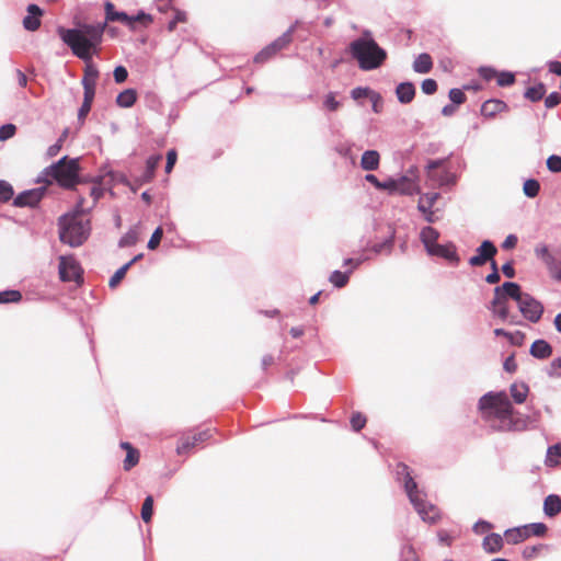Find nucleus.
Returning a JSON list of instances; mask_svg holds the SVG:
<instances>
[{
	"label": "nucleus",
	"instance_id": "obj_1",
	"mask_svg": "<svg viewBox=\"0 0 561 561\" xmlns=\"http://www.w3.org/2000/svg\"><path fill=\"white\" fill-rule=\"evenodd\" d=\"M479 409L482 419L489 425L500 432L522 431L526 428V421L519 417L503 391L488 392L479 400Z\"/></svg>",
	"mask_w": 561,
	"mask_h": 561
},
{
	"label": "nucleus",
	"instance_id": "obj_2",
	"mask_svg": "<svg viewBox=\"0 0 561 561\" xmlns=\"http://www.w3.org/2000/svg\"><path fill=\"white\" fill-rule=\"evenodd\" d=\"M106 26V22L96 24H82L78 28H58L62 42L70 47L73 55L89 61L93 50L99 46Z\"/></svg>",
	"mask_w": 561,
	"mask_h": 561
},
{
	"label": "nucleus",
	"instance_id": "obj_3",
	"mask_svg": "<svg viewBox=\"0 0 561 561\" xmlns=\"http://www.w3.org/2000/svg\"><path fill=\"white\" fill-rule=\"evenodd\" d=\"M350 53L365 71L379 68L387 58V51L376 43L369 31L350 44Z\"/></svg>",
	"mask_w": 561,
	"mask_h": 561
},
{
	"label": "nucleus",
	"instance_id": "obj_4",
	"mask_svg": "<svg viewBox=\"0 0 561 561\" xmlns=\"http://www.w3.org/2000/svg\"><path fill=\"white\" fill-rule=\"evenodd\" d=\"M78 208L73 214L64 215L59 219V238L70 247L81 245L89 237L90 221L82 215L83 201H79Z\"/></svg>",
	"mask_w": 561,
	"mask_h": 561
},
{
	"label": "nucleus",
	"instance_id": "obj_5",
	"mask_svg": "<svg viewBox=\"0 0 561 561\" xmlns=\"http://www.w3.org/2000/svg\"><path fill=\"white\" fill-rule=\"evenodd\" d=\"M79 161L62 157L56 163L45 168L37 179L38 183L57 182L64 188H73L79 183Z\"/></svg>",
	"mask_w": 561,
	"mask_h": 561
},
{
	"label": "nucleus",
	"instance_id": "obj_6",
	"mask_svg": "<svg viewBox=\"0 0 561 561\" xmlns=\"http://www.w3.org/2000/svg\"><path fill=\"white\" fill-rule=\"evenodd\" d=\"M397 473L399 476H404V488L409 500L421 518L424 522L435 523L438 517V510L423 499L421 492L417 490L415 481L410 474L409 467L404 463L398 465Z\"/></svg>",
	"mask_w": 561,
	"mask_h": 561
},
{
	"label": "nucleus",
	"instance_id": "obj_7",
	"mask_svg": "<svg viewBox=\"0 0 561 561\" xmlns=\"http://www.w3.org/2000/svg\"><path fill=\"white\" fill-rule=\"evenodd\" d=\"M516 295L517 283L505 282L501 286L495 287L494 297L489 306V310L491 311L492 316L511 325L520 324L522 322L517 319V317L511 314L507 305V299L511 298L515 300Z\"/></svg>",
	"mask_w": 561,
	"mask_h": 561
},
{
	"label": "nucleus",
	"instance_id": "obj_8",
	"mask_svg": "<svg viewBox=\"0 0 561 561\" xmlns=\"http://www.w3.org/2000/svg\"><path fill=\"white\" fill-rule=\"evenodd\" d=\"M515 301L517 302V307L525 319L534 323L540 320L543 312V306L528 293H523L518 284Z\"/></svg>",
	"mask_w": 561,
	"mask_h": 561
},
{
	"label": "nucleus",
	"instance_id": "obj_9",
	"mask_svg": "<svg viewBox=\"0 0 561 561\" xmlns=\"http://www.w3.org/2000/svg\"><path fill=\"white\" fill-rule=\"evenodd\" d=\"M58 274L61 282H75L78 285L83 282V271L72 255L59 256Z\"/></svg>",
	"mask_w": 561,
	"mask_h": 561
},
{
	"label": "nucleus",
	"instance_id": "obj_10",
	"mask_svg": "<svg viewBox=\"0 0 561 561\" xmlns=\"http://www.w3.org/2000/svg\"><path fill=\"white\" fill-rule=\"evenodd\" d=\"M46 192L45 187H38L33 190H27L20 193L13 201V205L16 207H34L39 201L43 198Z\"/></svg>",
	"mask_w": 561,
	"mask_h": 561
},
{
	"label": "nucleus",
	"instance_id": "obj_11",
	"mask_svg": "<svg viewBox=\"0 0 561 561\" xmlns=\"http://www.w3.org/2000/svg\"><path fill=\"white\" fill-rule=\"evenodd\" d=\"M496 252H497V250H496L495 245L491 241L485 240L477 249V254L469 259V264L471 266H482L489 260H492L494 257V255L496 254Z\"/></svg>",
	"mask_w": 561,
	"mask_h": 561
},
{
	"label": "nucleus",
	"instance_id": "obj_12",
	"mask_svg": "<svg viewBox=\"0 0 561 561\" xmlns=\"http://www.w3.org/2000/svg\"><path fill=\"white\" fill-rule=\"evenodd\" d=\"M211 436L209 430L202 431L197 434H194L192 437H183L178 445L176 451L179 455H183L187 453L191 448L195 447L197 444L207 440Z\"/></svg>",
	"mask_w": 561,
	"mask_h": 561
},
{
	"label": "nucleus",
	"instance_id": "obj_13",
	"mask_svg": "<svg viewBox=\"0 0 561 561\" xmlns=\"http://www.w3.org/2000/svg\"><path fill=\"white\" fill-rule=\"evenodd\" d=\"M427 253L430 255L443 257L455 265H457L459 262V256L457 254L456 247L453 243L436 244Z\"/></svg>",
	"mask_w": 561,
	"mask_h": 561
},
{
	"label": "nucleus",
	"instance_id": "obj_14",
	"mask_svg": "<svg viewBox=\"0 0 561 561\" xmlns=\"http://www.w3.org/2000/svg\"><path fill=\"white\" fill-rule=\"evenodd\" d=\"M27 15L23 19V26L25 30L34 32L41 26V16L43 15V10L36 4L27 5Z\"/></svg>",
	"mask_w": 561,
	"mask_h": 561
},
{
	"label": "nucleus",
	"instance_id": "obj_15",
	"mask_svg": "<svg viewBox=\"0 0 561 561\" xmlns=\"http://www.w3.org/2000/svg\"><path fill=\"white\" fill-rule=\"evenodd\" d=\"M419 192L420 188L414 178L403 175L400 176L399 179H396V193L413 195Z\"/></svg>",
	"mask_w": 561,
	"mask_h": 561
},
{
	"label": "nucleus",
	"instance_id": "obj_16",
	"mask_svg": "<svg viewBox=\"0 0 561 561\" xmlns=\"http://www.w3.org/2000/svg\"><path fill=\"white\" fill-rule=\"evenodd\" d=\"M398 101L402 104H409L415 96V87L412 82H402L396 89Z\"/></svg>",
	"mask_w": 561,
	"mask_h": 561
},
{
	"label": "nucleus",
	"instance_id": "obj_17",
	"mask_svg": "<svg viewBox=\"0 0 561 561\" xmlns=\"http://www.w3.org/2000/svg\"><path fill=\"white\" fill-rule=\"evenodd\" d=\"M380 156L376 150H367L362 154L360 167L365 171H374L379 167Z\"/></svg>",
	"mask_w": 561,
	"mask_h": 561
},
{
	"label": "nucleus",
	"instance_id": "obj_18",
	"mask_svg": "<svg viewBox=\"0 0 561 561\" xmlns=\"http://www.w3.org/2000/svg\"><path fill=\"white\" fill-rule=\"evenodd\" d=\"M543 512L548 517H554L561 512V499L559 495L550 494L543 501Z\"/></svg>",
	"mask_w": 561,
	"mask_h": 561
},
{
	"label": "nucleus",
	"instance_id": "obj_19",
	"mask_svg": "<svg viewBox=\"0 0 561 561\" xmlns=\"http://www.w3.org/2000/svg\"><path fill=\"white\" fill-rule=\"evenodd\" d=\"M530 354L536 358L545 359L552 354V347L545 340H537L530 346Z\"/></svg>",
	"mask_w": 561,
	"mask_h": 561
},
{
	"label": "nucleus",
	"instance_id": "obj_20",
	"mask_svg": "<svg viewBox=\"0 0 561 561\" xmlns=\"http://www.w3.org/2000/svg\"><path fill=\"white\" fill-rule=\"evenodd\" d=\"M506 104L501 100H488L481 106V114L485 117H493L497 113L503 112Z\"/></svg>",
	"mask_w": 561,
	"mask_h": 561
},
{
	"label": "nucleus",
	"instance_id": "obj_21",
	"mask_svg": "<svg viewBox=\"0 0 561 561\" xmlns=\"http://www.w3.org/2000/svg\"><path fill=\"white\" fill-rule=\"evenodd\" d=\"M482 547L488 553L499 552L503 547L502 536L495 533L485 536L482 542Z\"/></svg>",
	"mask_w": 561,
	"mask_h": 561
},
{
	"label": "nucleus",
	"instance_id": "obj_22",
	"mask_svg": "<svg viewBox=\"0 0 561 561\" xmlns=\"http://www.w3.org/2000/svg\"><path fill=\"white\" fill-rule=\"evenodd\" d=\"M297 23L298 22L293 24L283 35H280L278 38H276L268 45L272 51H275L276 54L277 51L284 49L291 42L293 33L296 30Z\"/></svg>",
	"mask_w": 561,
	"mask_h": 561
},
{
	"label": "nucleus",
	"instance_id": "obj_23",
	"mask_svg": "<svg viewBox=\"0 0 561 561\" xmlns=\"http://www.w3.org/2000/svg\"><path fill=\"white\" fill-rule=\"evenodd\" d=\"M297 23L298 22L293 24L283 35H280L278 38H276L268 45L272 51H275L276 54L277 51L284 49L291 42L293 33L296 30Z\"/></svg>",
	"mask_w": 561,
	"mask_h": 561
},
{
	"label": "nucleus",
	"instance_id": "obj_24",
	"mask_svg": "<svg viewBox=\"0 0 561 561\" xmlns=\"http://www.w3.org/2000/svg\"><path fill=\"white\" fill-rule=\"evenodd\" d=\"M420 237L427 252L431 249H433L436 244H438L437 239L439 237V233L436 229L430 226L424 227L421 230Z\"/></svg>",
	"mask_w": 561,
	"mask_h": 561
},
{
	"label": "nucleus",
	"instance_id": "obj_25",
	"mask_svg": "<svg viewBox=\"0 0 561 561\" xmlns=\"http://www.w3.org/2000/svg\"><path fill=\"white\" fill-rule=\"evenodd\" d=\"M432 68V57L426 53L420 54L413 61V70L417 73H428Z\"/></svg>",
	"mask_w": 561,
	"mask_h": 561
},
{
	"label": "nucleus",
	"instance_id": "obj_26",
	"mask_svg": "<svg viewBox=\"0 0 561 561\" xmlns=\"http://www.w3.org/2000/svg\"><path fill=\"white\" fill-rule=\"evenodd\" d=\"M510 392H511V396H512L513 400L516 403L522 404L527 399V396H528V392H529V388L524 382H514L510 387Z\"/></svg>",
	"mask_w": 561,
	"mask_h": 561
},
{
	"label": "nucleus",
	"instance_id": "obj_27",
	"mask_svg": "<svg viewBox=\"0 0 561 561\" xmlns=\"http://www.w3.org/2000/svg\"><path fill=\"white\" fill-rule=\"evenodd\" d=\"M505 537L508 543L516 545L529 538L530 533L528 531L527 528H525V526H523L513 529H507L505 531Z\"/></svg>",
	"mask_w": 561,
	"mask_h": 561
},
{
	"label": "nucleus",
	"instance_id": "obj_28",
	"mask_svg": "<svg viewBox=\"0 0 561 561\" xmlns=\"http://www.w3.org/2000/svg\"><path fill=\"white\" fill-rule=\"evenodd\" d=\"M105 13H106V22L107 21H119L129 26H131V19L125 12H117L114 10V4L112 2L105 3Z\"/></svg>",
	"mask_w": 561,
	"mask_h": 561
},
{
	"label": "nucleus",
	"instance_id": "obj_29",
	"mask_svg": "<svg viewBox=\"0 0 561 561\" xmlns=\"http://www.w3.org/2000/svg\"><path fill=\"white\" fill-rule=\"evenodd\" d=\"M136 100H137L136 90L126 89L117 95L116 103L121 107L128 108L135 104Z\"/></svg>",
	"mask_w": 561,
	"mask_h": 561
},
{
	"label": "nucleus",
	"instance_id": "obj_30",
	"mask_svg": "<svg viewBox=\"0 0 561 561\" xmlns=\"http://www.w3.org/2000/svg\"><path fill=\"white\" fill-rule=\"evenodd\" d=\"M161 159H162L161 154H153L147 159L146 171L142 175V180L145 182H149L153 178L154 171H156L159 162L161 161Z\"/></svg>",
	"mask_w": 561,
	"mask_h": 561
},
{
	"label": "nucleus",
	"instance_id": "obj_31",
	"mask_svg": "<svg viewBox=\"0 0 561 561\" xmlns=\"http://www.w3.org/2000/svg\"><path fill=\"white\" fill-rule=\"evenodd\" d=\"M351 95L354 100H359L363 98H370V100H376V101L381 100V98L378 93L374 92L369 88H363V87H357V88L353 89L351 92Z\"/></svg>",
	"mask_w": 561,
	"mask_h": 561
},
{
	"label": "nucleus",
	"instance_id": "obj_32",
	"mask_svg": "<svg viewBox=\"0 0 561 561\" xmlns=\"http://www.w3.org/2000/svg\"><path fill=\"white\" fill-rule=\"evenodd\" d=\"M438 193L423 194L419 199L417 209L420 211H426V209H431L435 202L438 199Z\"/></svg>",
	"mask_w": 561,
	"mask_h": 561
},
{
	"label": "nucleus",
	"instance_id": "obj_33",
	"mask_svg": "<svg viewBox=\"0 0 561 561\" xmlns=\"http://www.w3.org/2000/svg\"><path fill=\"white\" fill-rule=\"evenodd\" d=\"M135 263V260H130L129 262H127L126 264H124L122 267H119L114 274L113 276L110 278V282H108V286L111 288H115L119 283L121 280L125 277L127 271L129 270V267Z\"/></svg>",
	"mask_w": 561,
	"mask_h": 561
},
{
	"label": "nucleus",
	"instance_id": "obj_34",
	"mask_svg": "<svg viewBox=\"0 0 561 561\" xmlns=\"http://www.w3.org/2000/svg\"><path fill=\"white\" fill-rule=\"evenodd\" d=\"M352 273V270H348L346 272H341V271H334L332 272V274L330 275V282L337 288H342L344 287L347 282H348V277H350V274Z\"/></svg>",
	"mask_w": 561,
	"mask_h": 561
},
{
	"label": "nucleus",
	"instance_id": "obj_35",
	"mask_svg": "<svg viewBox=\"0 0 561 561\" xmlns=\"http://www.w3.org/2000/svg\"><path fill=\"white\" fill-rule=\"evenodd\" d=\"M560 458H561V444L552 445L547 450L546 465L547 466H556L559 463Z\"/></svg>",
	"mask_w": 561,
	"mask_h": 561
},
{
	"label": "nucleus",
	"instance_id": "obj_36",
	"mask_svg": "<svg viewBox=\"0 0 561 561\" xmlns=\"http://www.w3.org/2000/svg\"><path fill=\"white\" fill-rule=\"evenodd\" d=\"M99 78V70L91 64H88L84 68V75L82 78V84L96 85Z\"/></svg>",
	"mask_w": 561,
	"mask_h": 561
},
{
	"label": "nucleus",
	"instance_id": "obj_37",
	"mask_svg": "<svg viewBox=\"0 0 561 561\" xmlns=\"http://www.w3.org/2000/svg\"><path fill=\"white\" fill-rule=\"evenodd\" d=\"M546 93V88L542 83H539L537 85L530 87L525 92V98L533 102H537L543 98Z\"/></svg>",
	"mask_w": 561,
	"mask_h": 561
},
{
	"label": "nucleus",
	"instance_id": "obj_38",
	"mask_svg": "<svg viewBox=\"0 0 561 561\" xmlns=\"http://www.w3.org/2000/svg\"><path fill=\"white\" fill-rule=\"evenodd\" d=\"M523 191L527 197L534 198L538 195V193L540 191V184L537 180L529 179V180L525 181Z\"/></svg>",
	"mask_w": 561,
	"mask_h": 561
},
{
	"label": "nucleus",
	"instance_id": "obj_39",
	"mask_svg": "<svg viewBox=\"0 0 561 561\" xmlns=\"http://www.w3.org/2000/svg\"><path fill=\"white\" fill-rule=\"evenodd\" d=\"M21 299L22 294L19 290L0 291V304L19 302Z\"/></svg>",
	"mask_w": 561,
	"mask_h": 561
},
{
	"label": "nucleus",
	"instance_id": "obj_40",
	"mask_svg": "<svg viewBox=\"0 0 561 561\" xmlns=\"http://www.w3.org/2000/svg\"><path fill=\"white\" fill-rule=\"evenodd\" d=\"M152 508H153V497L148 495L141 507V518L145 523H148L152 517Z\"/></svg>",
	"mask_w": 561,
	"mask_h": 561
},
{
	"label": "nucleus",
	"instance_id": "obj_41",
	"mask_svg": "<svg viewBox=\"0 0 561 561\" xmlns=\"http://www.w3.org/2000/svg\"><path fill=\"white\" fill-rule=\"evenodd\" d=\"M525 528L528 529V531L530 533V536H536V537L545 536L548 530L547 526L543 523H533L529 525H525Z\"/></svg>",
	"mask_w": 561,
	"mask_h": 561
},
{
	"label": "nucleus",
	"instance_id": "obj_42",
	"mask_svg": "<svg viewBox=\"0 0 561 561\" xmlns=\"http://www.w3.org/2000/svg\"><path fill=\"white\" fill-rule=\"evenodd\" d=\"M13 195L12 185L3 180H0V202H8Z\"/></svg>",
	"mask_w": 561,
	"mask_h": 561
},
{
	"label": "nucleus",
	"instance_id": "obj_43",
	"mask_svg": "<svg viewBox=\"0 0 561 561\" xmlns=\"http://www.w3.org/2000/svg\"><path fill=\"white\" fill-rule=\"evenodd\" d=\"M138 460H139L138 451L135 448L130 449L127 453L126 458L124 460V468H125V470L131 469L134 466H136L138 463Z\"/></svg>",
	"mask_w": 561,
	"mask_h": 561
},
{
	"label": "nucleus",
	"instance_id": "obj_44",
	"mask_svg": "<svg viewBox=\"0 0 561 561\" xmlns=\"http://www.w3.org/2000/svg\"><path fill=\"white\" fill-rule=\"evenodd\" d=\"M323 105L329 111H336L340 107V102L335 99V93L330 92L325 95Z\"/></svg>",
	"mask_w": 561,
	"mask_h": 561
},
{
	"label": "nucleus",
	"instance_id": "obj_45",
	"mask_svg": "<svg viewBox=\"0 0 561 561\" xmlns=\"http://www.w3.org/2000/svg\"><path fill=\"white\" fill-rule=\"evenodd\" d=\"M449 99L455 105L462 104L466 101V94L462 90L454 88L449 91Z\"/></svg>",
	"mask_w": 561,
	"mask_h": 561
},
{
	"label": "nucleus",
	"instance_id": "obj_46",
	"mask_svg": "<svg viewBox=\"0 0 561 561\" xmlns=\"http://www.w3.org/2000/svg\"><path fill=\"white\" fill-rule=\"evenodd\" d=\"M162 234H163V230L161 227H158L151 238L149 239L148 241V249L150 250H154L156 248H158V245L160 244V241L162 239Z\"/></svg>",
	"mask_w": 561,
	"mask_h": 561
},
{
	"label": "nucleus",
	"instance_id": "obj_47",
	"mask_svg": "<svg viewBox=\"0 0 561 561\" xmlns=\"http://www.w3.org/2000/svg\"><path fill=\"white\" fill-rule=\"evenodd\" d=\"M547 168L554 173L561 172V157L552 154L547 159Z\"/></svg>",
	"mask_w": 561,
	"mask_h": 561
},
{
	"label": "nucleus",
	"instance_id": "obj_48",
	"mask_svg": "<svg viewBox=\"0 0 561 561\" xmlns=\"http://www.w3.org/2000/svg\"><path fill=\"white\" fill-rule=\"evenodd\" d=\"M423 93L432 95L437 91V82L434 79H425L421 84Z\"/></svg>",
	"mask_w": 561,
	"mask_h": 561
},
{
	"label": "nucleus",
	"instance_id": "obj_49",
	"mask_svg": "<svg viewBox=\"0 0 561 561\" xmlns=\"http://www.w3.org/2000/svg\"><path fill=\"white\" fill-rule=\"evenodd\" d=\"M15 126L13 124H5L0 127V140L4 141L15 134Z\"/></svg>",
	"mask_w": 561,
	"mask_h": 561
},
{
	"label": "nucleus",
	"instance_id": "obj_50",
	"mask_svg": "<svg viewBox=\"0 0 561 561\" xmlns=\"http://www.w3.org/2000/svg\"><path fill=\"white\" fill-rule=\"evenodd\" d=\"M515 77L512 72H501L497 75V84L500 87H507L513 84Z\"/></svg>",
	"mask_w": 561,
	"mask_h": 561
},
{
	"label": "nucleus",
	"instance_id": "obj_51",
	"mask_svg": "<svg viewBox=\"0 0 561 561\" xmlns=\"http://www.w3.org/2000/svg\"><path fill=\"white\" fill-rule=\"evenodd\" d=\"M351 424L354 431H360L366 424V419L360 413H355L351 419Z\"/></svg>",
	"mask_w": 561,
	"mask_h": 561
},
{
	"label": "nucleus",
	"instance_id": "obj_52",
	"mask_svg": "<svg viewBox=\"0 0 561 561\" xmlns=\"http://www.w3.org/2000/svg\"><path fill=\"white\" fill-rule=\"evenodd\" d=\"M137 241V234L135 231H128L125 236H123L119 240V247H129L134 245Z\"/></svg>",
	"mask_w": 561,
	"mask_h": 561
},
{
	"label": "nucleus",
	"instance_id": "obj_53",
	"mask_svg": "<svg viewBox=\"0 0 561 561\" xmlns=\"http://www.w3.org/2000/svg\"><path fill=\"white\" fill-rule=\"evenodd\" d=\"M113 75L116 83H123L128 77V71L124 66H117L114 69Z\"/></svg>",
	"mask_w": 561,
	"mask_h": 561
},
{
	"label": "nucleus",
	"instance_id": "obj_54",
	"mask_svg": "<svg viewBox=\"0 0 561 561\" xmlns=\"http://www.w3.org/2000/svg\"><path fill=\"white\" fill-rule=\"evenodd\" d=\"M492 528V524L486 522V520H478L473 527H472V530L477 534V535H481V534H484L486 533L488 530H490Z\"/></svg>",
	"mask_w": 561,
	"mask_h": 561
},
{
	"label": "nucleus",
	"instance_id": "obj_55",
	"mask_svg": "<svg viewBox=\"0 0 561 561\" xmlns=\"http://www.w3.org/2000/svg\"><path fill=\"white\" fill-rule=\"evenodd\" d=\"M275 55V51H272L270 49V46L267 45L265 48H263L254 58L255 62H265L268 60L272 56Z\"/></svg>",
	"mask_w": 561,
	"mask_h": 561
},
{
	"label": "nucleus",
	"instance_id": "obj_56",
	"mask_svg": "<svg viewBox=\"0 0 561 561\" xmlns=\"http://www.w3.org/2000/svg\"><path fill=\"white\" fill-rule=\"evenodd\" d=\"M560 101H561L560 94L558 92H552L545 99V105L548 108H552V107L557 106L560 103Z\"/></svg>",
	"mask_w": 561,
	"mask_h": 561
},
{
	"label": "nucleus",
	"instance_id": "obj_57",
	"mask_svg": "<svg viewBox=\"0 0 561 561\" xmlns=\"http://www.w3.org/2000/svg\"><path fill=\"white\" fill-rule=\"evenodd\" d=\"M83 85V102L91 103L93 102L95 95V85L82 84Z\"/></svg>",
	"mask_w": 561,
	"mask_h": 561
},
{
	"label": "nucleus",
	"instance_id": "obj_58",
	"mask_svg": "<svg viewBox=\"0 0 561 561\" xmlns=\"http://www.w3.org/2000/svg\"><path fill=\"white\" fill-rule=\"evenodd\" d=\"M435 183H437L439 186L448 185L453 183V178L449 173L445 172L444 174H435L434 179H431Z\"/></svg>",
	"mask_w": 561,
	"mask_h": 561
},
{
	"label": "nucleus",
	"instance_id": "obj_59",
	"mask_svg": "<svg viewBox=\"0 0 561 561\" xmlns=\"http://www.w3.org/2000/svg\"><path fill=\"white\" fill-rule=\"evenodd\" d=\"M541 547L542 546H531V547H526L524 550H523V558L526 559V560H530L533 558H535L538 552L541 550Z\"/></svg>",
	"mask_w": 561,
	"mask_h": 561
},
{
	"label": "nucleus",
	"instance_id": "obj_60",
	"mask_svg": "<svg viewBox=\"0 0 561 561\" xmlns=\"http://www.w3.org/2000/svg\"><path fill=\"white\" fill-rule=\"evenodd\" d=\"M91 103H88V102H82L79 111H78V121L83 124L87 115L89 114L90 110H91Z\"/></svg>",
	"mask_w": 561,
	"mask_h": 561
},
{
	"label": "nucleus",
	"instance_id": "obj_61",
	"mask_svg": "<svg viewBox=\"0 0 561 561\" xmlns=\"http://www.w3.org/2000/svg\"><path fill=\"white\" fill-rule=\"evenodd\" d=\"M62 147V138H59L54 145L49 146L47 151H46V156L48 158H53L55 156L58 154V152L60 151Z\"/></svg>",
	"mask_w": 561,
	"mask_h": 561
},
{
	"label": "nucleus",
	"instance_id": "obj_62",
	"mask_svg": "<svg viewBox=\"0 0 561 561\" xmlns=\"http://www.w3.org/2000/svg\"><path fill=\"white\" fill-rule=\"evenodd\" d=\"M443 160H431L427 163L426 169L430 179H434V175L436 174L434 170L439 168L443 164Z\"/></svg>",
	"mask_w": 561,
	"mask_h": 561
},
{
	"label": "nucleus",
	"instance_id": "obj_63",
	"mask_svg": "<svg viewBox=\"0 0 561 561\" xmlns=\"http://www.w3.org/2000/svg\"><path fill=\"white\" fill-rule=\"evenodd\" d=\"M175 161H176V152L174 150L168 151L167 164H165V172L167 173L171 172Z\"/></svg>",
	"mask_w": 561,
	"mask_h": 561
},
{
	"label": "nucleus",
	"instance_id": "obj_64",
	"mask_svg": "<svg viewBox=\"0 0 561 561\" xmlns=\"http://www.w3.org/2000/svg\"><path fill=\"white\" fill-rule=\"evenodd\" d=\"M378 190H385L389 193H396V179H388L385 182H381Z\"/></svg>",
	"mask_w": 561,
	"mask_h": 561
}]
</instances>
